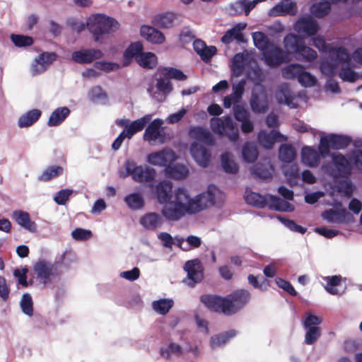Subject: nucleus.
I'll use <instances>...</instances> for the list:
<instances>
[{
    "mask_svg": "<svg viewBox=\"0 0 362 362\" xmlns=\"http://www.w3.org/2000/svg\"><path fill=\"white\" fill-rule=\"evenodd\" d=\"M103 56V54L99 49H81L72 53L71 59L77 64H86L102 58Z\"/></svg>",
    "mask_w": 362,
    "mask_h": 362,
    "instance_id": "nucleus-15",
    "label": "nucleus"
},
{
    "mask_svg": "<svg viewBox=\"0 0 362 362\" xmlns=\"http://www.w3.org/2000/svg\"><path fill=\"white\" fill-rule=\"evenodd\" d=\"M296 153L294 148L290 144L281 145L279 150V158L284 162L290 163L296 158Z\"/></svg>",
    "mask_w": 362,
    "mask_h": 362,
    "instance_id": "nucleus-50",
    "label": "nucleus"
},
{
    "mask_svg": "<svg viewBox=\"0 0 362 362\" xmlns=\"http://www.w3.org/2000/svg\"><path fill=\"white\" fill-rule=\"evenodd\" d=\"M126 173L121 175V177H125L128 175L137 182H148L154 180L156 176V170L153 168L137 165L136 163L132 160H126L124 163Z\"/></svg>",
    "mask_w": 362,
    "mask_h": 362,
    "instance_id": "nucleus-4",
    "label": "nucleus"
},
{
    "mask_svg": "<svg viewBox=\"0 0 362 362\" xmlns=\"http://www.w3.org/2000/svg\"><path fill=\"white\" fill-rule=\"evenodd\" d=\"M165 173L168 177L175 180H181L187 176L189 170L183 164H169V165L166 166L165 168Z\"/></svg>",
    "mask_w": 362,
    "mask_h": 362,
    "instance_id": "nucleus-30",
    "label": "nucleus"
},
{
    "mask_svg": "<svg viewBox=\"0 0 362 362\" xmlns=\"http://www.w3.org/2000/svg\"><path fill=\"white\" fill-rule=\"evenodd\" d=\"M173 185L170 182L161 181L156 186L157 199L160 204L171 201Z\"/></svg>",
    "mask_w": 362,
    "mask_h": 362,
    "instance_id": "nucleus-28",
    "label": "nucleus"
},
{
    "mask_svg": "<svg viewBox=\"0 0 362 362\" xmlns=\"http://www.w3.org/2000/svg\"><path fill=\"white\" fill-rule=\"evenodd\" d=\"M283 170L287 182L290 186L293 187L298 184L300 180V173L296 165H291L287 167L285 166Z\"/></svg>",
    "mask_w": 362,
    "mask_h": 362,
    "instance_id": "nucleus-47",
    "label": "nucleus"
},
{
    "mask_svg": "<svg viewBox=\"0 0 362 362\" xmlns=\"http://www.w3.org/2000/svg\"><path fill=\"white\" fill-rule=\"evenodd\" d=\"M162 74L167 78H173L177 81H185L187 76L180 69L173 67H164L161 71Z\"/></svg>",
    "mask_w": 362,
    "mask_h": 362,
    "instance_id": "nucleus-57",
    "label": "nucleus"
},
{
    "mask_svg": "<svg viewBox=\"0 0 362 362\" xmlns=\"http://www.w3.org/2000/svg\"><path fill=\"white\" fill-rule=\"evenodd\" d=\"M224 134L230 141L235 142L239 139V129L231 117H225Z\"/></svg>",
    "mask_w": 362,
    "mask_h": 362,
    "instance_id": "nucleus-38",
    "label": "nucleus"
},
{
    "mask_svg": "<svg viewBox=\"0 0 362 362\" xmlns=\"http://www.w3.org/2000/svg\"><path fill=\"white\" fill-rule=\"evenodd\" d=\"M190 153L199 165L203 168L208 166L211 153L204 145L198 142H193L190 146Z\"/></svg>",
    "mask_w": 362,
    "mask_h": 362,
    "instance_id": "nucleus-17",
    "label": "nucleus"
},
{
    "mask_svg": "<svg viewBox=\"0 0 362 362\" xmlns=\"http://www.w3.org/2000/svg\"><path fill=\"white\" fill-rule=\"evenodd\" d=\"M242 156L245 161L247 163L255 162L258 156L256 146L251 142H246L242 148Z\"/></svg>",
    "mask_w": 362,
    "mask_h": 362,
    "instance_id": "nucleus-49",
    "label": "nucleus"
},
{
    "mask_svg": "<svg viewBox=\"0 0 362 362\" xmlns=\"http://www.w3.org/2000/svg\"><path fill=\"white\" fill-rule=\"evenodd\" d=\"M319 24L317 21L310 16H302L298 19L294 25V30L305 37L315 35L319 30Z\"/></svg>",
    "mask_w": 362,
    "mask_h": 362,
    "instance_id": "nucleus-14",
    "label": "nucleus"
},
{
    "mask_svg": "<svg viewBox=\"0 0 362 362\" xmlns=\"http://www.w3.org/2000/svg\"><path fill=\"white\" fill-rule=\"evenodd\" d=\"M19 305L24 315L28 317L33 315V300L30 293H25L22 295Z\"/></svg>",
    "mask_w": 362,
    "mask_h": 362,
    "instance_id": "nucleus-53",
    "label": "nucleus"
},
{
    "mask_svg": "<svg viewBox=\"0 0 362 362\" xmlns=\"http://www.w3.org/2000/svg\"><path fill=\"white\" fill-rule=\"evenodd\" d=\"M303 43L302 39L292 33L286 35L284 38V45L285 49L294 54L298 51Z\"/></svg>",
    "mask_w": 362,
    "mask_h": 362,
    "instance_id": "nucleus-42",
    "label": "nucleus"
},
{
    "mask_svg": "<svg viewBox=\"0 0 362 362\" xmlns=\"http://www.w3.org/2000/svg\"><path fill=\"white\" fill-rule=\"evenodd\" d=\"M325 137L326 138V140H327L328 143H329L330 148L333 149L345 148L351 142V139L349 136L340 134H329L325 136Z\"/></svg>",
    "mask_w": 362,
    "mask_h": 362,
    "instance_id": "nucleus-35",
    "label": "nucleus"
},
{
    "mask_svg": "<svg viewBox=\"0 0 362 362\" xmlns=\"http://www.w3.org/2000/svg\"><path fill=\"white\" fill-rule=\"evenodd\" d=\"M321 317L312 313H307L302 320L303 328L305 329V343L308 345L313 344L321 336V329L319 325L322 323Z\"/></svg>",
    "mask_w": 362,
    "mask_h": 362,
    "instance_id": "nucleus-6",
    "label": "nucleus"
},
{
    "mask_svg": "<svg viewBox=\"0 0 362 362\" xmlns=\"http://www.w3.org/2000/svg\"><path fill=\"white\" fill-rule=\"evenodd\" d=\"M163 121L161 119H155L145 129L144 134V140L151 142L163 144L165 139L164 128L162 127Z\"/></svg>",
    "mask_w": 362,
    "mask_h": 362,
    "instance_id": "nucleus-12",
    "label": "nucleus"
},
{
    "mask_svg": "<svg viewBox=\"0 0 362 362\" xmlns=\"http://www.w3.org/2000/svg\"><path fill=\"white\" fill-rule=\"evenodd\" d=\"M348 0H322L315 3L310 6L311 13L317 18H322L327 16L331 11V3L339 1L346 2Z\"/></svg>",
    "mask_w": 362,
    "mask_h": 362,
    "instance_id": "nucleus-24",
    "label": "nucleus"
},
{
    "mask_svg": "<svg viewBox=\"0 0 362 362\" xmlns=\"http://www.w3.org/2000/svg\"><path fill=\"white\" fill-rule=\"evenodd\" d=\"M201 300L209 309L226 315V310L228 308L226 297L205 295L201 297Z\"/></svg>",
    "mask_w": 362,
    "mask_h": 362,
    "instance_id": "nucleus-18",
    "label": "nucleus"
},
{
    "mask_svg": "<svg viewBox=\"0 0 362 362\" xmlns=\"http://www.w3.org/2000/svg\"><path fill=\"white\" fill-rule=\"evenodd\" d=\"M237 332L234 329L212 336L210 339V346L212 349H216L224 346L230 339L235 337Z\"/></svg>",
    "mask_w": 362,
    "mask_h": 362,
    "instance_id": "nucleus-36",
    "label": "nucleus"
},
{
    "mask_svg": "<svg viewBox=\"0 0 362 362\" xmlns=\"http://www.w3.org/2000/svg\"><path fill=\"white\" fill-rule=\"evenodd\" d=\"M350 56L346 49L342 47L332 49L329 52L327 62L320 64V70L323 74L332 75L335 67L343 64L339 76L344 81L354 82L356 79V73L350 68Z\"/></svg>",
    "mask_w": 362,
    "mask_h": 362,
    "instance_id": "nucleus-2",
    "label": "nucleus"
},
{
    "mask_svg": "<svg viewBox=\"0 0 362 362\" xmlns=\"http://www.w3.org/2000/svg\"><path fill=\"white\" fill-rule=\"evenodd\" d=\"M245 200L247 204L260 209L264 208L267 205V197L251 192L248 189L245 191Z\"/></svg>",
    "mask_w": 362,
    "mask_h": 362,
    "instance_id": "nucleus-37",
    "label": "nucleus"
},
{
    "mask_svg": "<svg viewBox=\"0 0 362 362\" xmlns=\"http://www.w3.org/2000/svg\"><path fill=\"white\" fill-rule=\"evenodd\" d=\"M299 83L303 87H312L314 86L317 83L316 78L303 69L299 78L298 80Z\"/></svg>",
    "mask_w": 362,
    "mask_h": 362,
    "instance_id": "nucleus-60",
    "label": "nucleus"
},
{
    "mask_svg": "<svg viewBox=\"0 0 362 362\" xmlns=\"http://www.w3.org/2000/svg\"><path fill=\"white\" fill-rule=\"evenodd\" d=\"M86 26L93 34L95 41L98 42L101 35L116 31L119 28V23L111 17L96 13L87 19Z\"/></svg>",
    "mask_w": 362,
    "mask_h": 362,
    "instance_id": "nucleus-3",
    "label": "nucleus"
},
{
    "mask_svg": "<svg viewBox=\"0 0 362 362\" xmlns=\"http://www.w3.org/2000/svg\"><path fill=\"white\" fill-rule=\"evenodd\" d=\"M255 7V3L253 1L248 0H240L232 5V8L235 12H244L246 16L248 15Z\"/></svg>",
    "mask_w": 362,
    "mask_h": 362,
    "instance_id": "nucleus-56",
    "label": "nucleus"
},
{
    "mask_svg": "<svg viewBox=\"0 0 362 362\" xmlns=\"http://www.w3.org/2000/svg\"><path fill=\"white\" fill-rule=\"evenodd\" d=\"M276 98L279 104L286 105L290 108L297 107V104L293 102L295 96L287 84H281L278 87Z\"/></svg>",
    "mask_w": 362,
    "mask_h": 362,
    "instance_id": "nucleus-20",
    "label": "nucleus"
},
{
    "mask_svg": "<svg viewBox=\"0 0 362 362\" xmlns=\"http://www.w3.org/2000/svg\"><path fill=\"white\" fill-rule=\"evenodd\" d=\"M322 279L325 281L326 284L324 286L325 289L332 295H340L339 290L337 288L340 285L343 278L341 275H334L322 276Z\"/></svg>",
    "mask_w": 362,
    "mask_h": 362,
    "instance_id": "nucleus-40",
    "label": "nucleus"
},
{
    "mask_svg": "<svg viewBox=\"0 0 362 362\" xmlns=\"http://www.w3.org/2000/svg\"><path fill=\"white\" fill-rule=\"evenodd\" d=\"M189 134L192 137L207 144H212L214 142L211 132L201 127H192L189 129Z\"/></svg>",
    "mask_w": 362,
    "mask_h": 362,
    "instance_id": "nucleus-39",
    "label": "nucleus"
},
{
    "mask_svg": "<svg viewBox=\"0 0 362 362\" xmlns=\"http://www.w3.org/2000/svg\"><path fill=\"white\" fill-rule=\"evenodd\" d=\"M295 6L296 4L290 0H284L271 8L269 14L272 16L293 14Z\"/></svg>",
    "mask_w": 362,
    "mask_h": 362,
    "instance_id": "nucleus-32",
    "label": "nucleus"
},
{
    "mask_svg": "<svg viewBox=\"0 0 362 362\" xmlns=\"http://www.w3.org/2000/svg\"><path fill=\"white\" fill-rule=\"evenodd\" d=\"M221 164L223 170L227 173L235 174L238 171V165L229 152H225L221 155Z\"/></svg>",
    "mask_w": 362,
    "mask_h": 362,
    "instance_id": "nucleus-41",
    "label": "nucleus"
},
{
    "mask_svg": "<svg viewBox=\"0 0 362 362\" xmlns=\"http://www.w3.org/2000/svg\"><path fill=\"white\" fill-rule=\"evenodd\" d=\"M177 21V14L173 12H165L159 13L154 17L153 24L162 28H169L174 26Z\"/></svg>",
    "mask_w": 362,
    "mask_h": 362,
    "instance_id": "nucleus-26",
    "label": "nucleus"
},
{
    "mask_svg": "<svg viewBox=\"0 0 362 362\" xmlns=\"http://www.w3.org/2000/svg\"><path fill=\"white\" fill-rule=\"evenodd\" d=\"M64 169L61 166L51 165L47 168L38 177V180L42 182H47L62 175Z\"/></svg>",
    "mask_w": 362,
    "mask_h": 362,
    "instance_id": "nucleus-52",
    "label": "nucleus"
},
{
    "mask_svg": "<svg viewBox=\"0 0 362 362\" xmlns=\"http://www.w3.org/2000/svg\"><path fill=\"white\" fill-rule=\"evenodd\" d=\"M42 112L38 109H33L20 116L18 119V126L20 128H26L35 124L40 117Z\"/></svg>",
    "mask_w": 362,
    "mask_h": 362,
    "instance_id": "nucleus-31",
    "label": "nucleus"
},
{
    "mask_svg": "<svg viewBox=\"0 0 362 362\" xmlns=\"http://www.w3.org/2000/svg\"><path fill=\"white\" fill-rule=\"evenodd\" d=\"M140 32L141 36L151 43L161 44L165 40L164 35L153 27L142 25Z\"/></svg>",
    "mask_w": 362,
    "mask_h": 362,
    "instance_id": "nucleus-25",
    "label": "nucleus"
},
{
    "mask_svg": "<svg viewBox=\"0 0 362 362\" xmlns=\"http://www.w3.org/2000/svg\"><path fill=\"white\" fill-rule=\"evenodd\" d=\"M331 158L335 169L330 165L323 166V170L326 174L334 178L350 175L351 167L349 160L344 155L340 153H334L331 155Z\"/></svg>",
    "mask_w": 362,
    "mask_h": 362,
    "instance_id": "nucleus-5",
    "label": "nucleus"
},
{
    "mask_svg": "<svg viewBox=\"0 0 362 362\" xmlns=\"http://www.w3.org/2000/svg\"><path fill=\"white\" fill-rule=\"evenodd\" d=\"M295 55L297 60L308 62L314 61L317 57L316 51L305 46L304 43L302 44Z\"/></svg>",
    "mask_w": 362,
    "mask_h": 362,
    "instance_id": "nucleus-44",
    "label": "nucleus"
},
{
    "mask_svg": "<svg viewBox=\"0 0 362 362\" xmlns=\"http://www.w3.org/2000/svg\"><path fill=\"white\" fill-rule=\"evenodd\" d=\"M177 159L175 153L170 148H163L160 151L151 153L146 156V161L155 166L164 167L168 166Z\"/></svg>",
    "mask_w": 362,
    "mask_h": 362,
    "instance_id": "nucleus-10",
    "label": "nucleus"
},
{
    "mask_svg": "<svg viewBox=\"0 0 362 362\" xmlns=\"http://www.w3.org/2000/svg\"><path fill=\"white\" fill-rule=\"evenodd\" d=\"M33 269L40 281L45 285L51 280L52 278L59 275L57 270V266L45 259L38 260L33 266Z\"/></svg>",
    "mask_w": 362,
    "mask_h": 362,
    "instance_id": "nucleus-11",
    "label": "nucleus"
},
{
    "mask_svg": "<svg viewBox=\"0 0 362 362\" xmlns=\"http://www.w3.org/2000/svg\"><path fill=\"white\" fill-rule=\"evenodd\" d=\"M136 62L143 68L153 69L157 64V57L152 52H143L136 56Z\"/></svg>",
    "mask_w": 362,
    "mask_h": 362,
    "instance_id": "nucleus-46",
    "label": "nucleus"
},
{
    "mask_svg": "<svg viewBox=\"0 0 362 362\" xmlns=\"http://www.w3.org/2000/svg\"><path fill=\"white\" fill-rule=\"evenodd\" d=\"M303 69L304 67L299 64H291L282 69L281 74L286 79L297 78L298 80Z\"/></svg>",
    "mask_w": 362,
    "mask_h": 362,
    "instance_id": "nucleus-48",
    "label": "nucleus"
},
{
    "mask_svg": "<svg viewBox=\"0 0 362 362\" xmlns=\"http://www.w3.org/2000/svg\"><path fill=\"white\" fill-rule=\"evenodd\" d=\"M151 115H146L145 116L132 122L123 130L126 132L128 139H131L134 134L141 131L145 126L151 121Z\"/></svg>",
    "mask_w": 362,
    "mask_h": 362,
    "instance_id": "nucleus-29",
    "label": "nucleus"
},
{
    "mask_svg": "<svg viewBox=\"0 0 362 362\" xmlns=\"http://www.w3.org/2000/svg\"><path fill=\"white\" fill-rule=\"evenodd\" d=\"M233 112L235 119L238 122H243L251 118L250 112L243 105H234Z\"/></svg>",
    "mask_w": 362,
    "mask_h": 362,
    "instance_id": "nucleus-58",
    "label": "nucleus"
},
{
    "mask_svg": "<svg viewBox=\"0 0 362 362\" xmlns=\"http://www.w3.org/2000/svg\"><path fill=\"white\" fill-rule=\"evenodd\" d=\"M124 200L128 207L132 210H139L141 209L144 204L142 195L140 193L136 192L127 195Z\"/></svg>",
    "mask_w": 362,
    "mask_h": 362,
    "instance_id": "nucleus-51",
    "label": "nucleus"
},
{
    "mask_svg": "<svg viewBox=\"0 0 362 362\" xmlns=\"http://www.w3.org/2000/svg\"><path fill=\"white\" fill-rule=\"evenodd\" d=\"M140 223L146 230H156L162 226L163 219L158 214L148 213L141 218Z\"/></svg>",
    "mask_w": 362,
    "mask_h": 362,
    "instance_id": "nucleus-27",
    "label": "nucleus"
},
{
    "mask_svg": "<svg viewBox=\"0 0 362 362\" xmlns=\"http://www.w3.org/2000/svg\"><path fill=\"white\" fill-rule=\"evenodd\" d=\"M322 217L330 223L341 224L351 222L353 220V216L344 208L326 210L322 214Z\"/></svg>",
    "mask_w": 362,
    "mask_h": 362,
    "instance_id": "nucleus-16",
    "label": "nucleus"
},
{
    "mask_svg": "<svg viewBox=\"0 0 362 362\" xmlns=\"http://www.w3.org/2000/svg\"><path fill=\"white\" fill-rule=\"evenodd\" d=\"M216 192V186L209 185L206 192L192 198L187 189L179 187L173 199L164 204L162 215L169 221H177L186 214H197L214 204Z\"/></svg>",
    "mask_w": 362,
    "mask_h": 362,
    "instance_id": "nucleus-1",
    "label": "nucleus"
},
{
    "mask_svg": "<svg viewBox=\"0 0 362 362\" xmlns=\"http://www.w3.org/2000/svg\"><path fill=\"white\" fill-rule=\"evenodd\" d=\"M12 218L19 226L29 232L36 231V224L30 220V214L28 212L21 210L15 211L13 212Z\"/></svg>",
    "mask_w": 362,
    "mask_h": 362,
    "instance_id": "nucleus-22",
    "label": "nucleus"
},
{
    "mask_svg": "<svg viewBox=\"0 0 362 362\" xmlns=\"http://www.w3.org/2000/svg\"><path fill=\"white\" fill-rule=\"evenodd\" d=\"M285 139L284 136L276 130H271L269 132L261 130L257 135L259 144L266 149L272 148L276 141H281Z\"/></svg>",
    "mask_w": 362,
    "mask_h": 362,
    "instance_id": "nucleus-19",
    "label": "nucleus"
},
{
    "mask_svg": "<svg viewBox=\"0 0 362 362\" xmlns=\"http://www.w3.org/2000/svg\"><path fill=\"white\" fill-rule=\"evenodd\" d=\"M184 270L187 272V277L183 282L189 287H194L203 279V266L198 259L187 261L184 265Z\"/></svg>",
    "mask_w": 362,
    "mask_h": 362,
    "instance_id": "nucleus-9",
    "label": "nucleus"
},
{
    "mask_svg": "<svg viewBox=\"0 0 362 362\" xmlns=\"http://www.w3.org/2000/svg\"><path fill=\"white\" fill-rule=\"evenodd\" d=\"M301 160L305 165L314 168L318 165L320 156L315 148L310 146H304L301 150Z\"/></svg>",
    "mask_w": 362,
    "mask_h": 362,
    "instance_id": "nucleus-23",
    "label": "nucleus"
},
{
    "mask_svg": "<svg viewBox=\"0 0 362 362\" xmlns=\"http://www.w3.org/2000/svg\"><path fill=\"white\" fill-rule=\"evenodd\" d=\"M246 23H239L236 24L232 28L228 30L221 37V42L224 44H230L234 40L238 42H243L244 37L242 34V31L245 28Z\"/></svg>",
    "mask_w": 362,
    "mask_h": 362,
    "instance_id": "nucleus-21",
    "label": "nucleus"
},
{
    "mask_svg": "<svg viewBox=\"0 0 362 362\" xmlns=\"http://www.w3.org/2000/svg\"><path fill=\"white\" fill-rule=\"evenodd\" d=\"M250 105L255 113L264 114L269 110L268 95L263 85H255L252 90Z\"/></svg>",
    "mask_w": 362,
    "mask_h": 362,
    "instance_id": "nucleus-7",
    "label": "nucleus"
},
{
    "mask_svg": "<svg viewBox=\"0 0 362 362\" xmlns=\"http://www.w3.org/2000/svg\"><path fill=\"white\" fill-rule=\"evenodd\" d=\"M94 67L97 69L109 73L113 71L118 70L120 68V66L117 63L100 61L96 62L94 64Z\"/></svg>",
    "mask_w": 362,
    "mask_h": 362,
    "instance_id": "nucleus-63",
    "label": "nucleus"
},
{
    "mask_svg": "<svg viewBox=\"0 0 362 362\" xmlns=\"http://www.w3.org/2000/svg\"><path fill=\"white\" fill-rule=\"evenodd\" d=\"M182 354V348L176 343H170L166 347L160 349V354L166 359H170L173 355L180 356Z\"/></svg>",
    "mask_w": 362,
    "mask_h": 362,
    "instance_id": "nucleus-55",
    "label": "nucleus"
},
{
    "mask_svg": "<svg viewBox=\"0 0 362 362\" xmlns=\"http://www.w3.org/2000/svg\"><path fill=\"white\" fill-rule=\"evenodd\" d=\"M173 305L174 301L171 298H161L152 303L153 310L162 315H166Z\"/></svg>",
    "mask_w": 362,
    "mask_h": 362,
    "instance_id": "nucleus-43",
    "label": "nucleus"
},
{
    "mask_svg": "<svg viewBox=\"0 0 362 362\" xmlns=\"http://www.w3.org/2000/svg\"><path fill=\"white\" fill-rule=\"evenodd\" d=\"M252 36L255 46L263 52L272 45L267 36L262 32H255Z\"/></svg>",
    "mask_w": 362,
    "mask_h": 362,
    "instance_id": "nucleus-54",
    "label": "nucleus"
},
{
    "mask_svg": "<svg viewBox=\"0 0 362 362\" xmlns=\"http://www.w3.org/2000/svg\"><path fill=\"white\" fill-rule=\"evenodd\" d=\"M142 49L143 46L141 43L139 42L132 43L124 52V66H127L132 58L135 57L136 59V56L143 53Z\"/></svg>",
    "mask_w": 362,
    "mask_h": 362,
    "instance_id": "nucleus-45",
    "label": "nucleus"
},
{
    "mask_svg": "<svg viewBox=\"0 0 362 362\" xmlns=\"http://www.w3.org/2000/svg\"><path fill=\"white\" fill-rule=\"evenodd\" d=\"M263 59L269 66H279L286 62L288 56L282 49L272 44L264 52Z\"/></svg>",
    "mask_w": 362,
    "mask_h": 362,
    "instance_id": "nucleus-13",
    "label": "nucleus"
},
{
    "mask_svg": "<svg viewBox=\"0 0 362 362\" xmlns=\"http://www.w3.org/2000/svg\"><path fill=\"white\" fill-rule=\"evenodd\" d=\"M11 38L13 44L19 47L30 46L33 43V38L29 36L12 34Z\"/></svg>",
    "mask_w": 362,
    "mask_h": 362,
    "instance_id": "nucleus-62",
    "label": "nucleus"
},
{
    "mask_svg": "<svg viewBox=\"0 0 362 362\" xmlns=\"http://www.w3.org/2000/svg\"><path fill=\"white\" fill-rule=\"evenodd\" d=\"M89 97L95 103L102 104L107 100V95L100 86L93 87L90 91Z\"/></svg>",
    "mask_w": 362,
    "mask_h": 362,
    "instance_id": "nucleus-59",
    "label": "nucleus"
},
{
    "mask_svg": "<svg viewBox=\"0 0 362 362\" xmlns=\"http://www.w3.org/2000/svg\"><path fill=\"white\" fill-rule=\"evenodd\" d=\"M183 242V240H180L179 245L184 251H188L191 248H197L202 244L201 238L195 235H188L186 238V242L187 243L186 247L182 246Z\"/></svg>",
    "mask_w": 362,
    "mask_h": 362,
    "instance_id": "nucleus-61",
    "label": "nucleus"
},
{
    "mask_svg": "<svg viewBox=\"0 0 362 362\" xmlns=\"http://www.w3.org/2000/svg\"><path fill=\"white\" fill-rule=\"evenodd\" d=\"M250 293L247 290H237L226 296L228 308L226 315H231L243 308L250 299Z\"/></svg>",
    "mask_w": 362,
    "mask_h": 362,
    "instance_id": "nucleus-8",
    "label": "nucleus"
},
{
    "mask_svg": "<svg viewBox=\"0 0 362 362\" xmlns=\"http://www.w3.org/2000/svg\"><path fill=\"white\" fill-rule=\"evenodd\" d=\"M70 110L66 107H61L55 109L49 116L47 122L49 127H57L62 124L69 115Z\"/></svg>",
    "mask_w": 362,
    "mask_h": 362,
    "instance_id": "nucleus-34",
    "label": "nucleus"
},
{
    "mask_svg": "<svg viewBox=\"0 0 362 362\" xmlns=\"http://www.w3.org/2000/svg\"><path fill=\"white\" fill-rule=\"evenodd\" d=\"M273 170L272 165L269 161L266 163H258L252 168V173L263 180L271 179Z\"/></svg>",
    "mask_w": 362,
    "mask_h": 362,
    "instance_id": "nucleus-33",
    "label": "nucleus"
},
{
    "mask_svg": "<svg viewBox=\"0 0 362 362\" xmlns=\"http://www.w3.org/2000/svg\"><path fill=\"white\" fill-rule=\"evenodd\" d=\"M71 236L77 241H85L90 238L92 232L90 230L77 228L71 232Z\"/></svg>",
    "mask_w": 362,
    "mask_h": 362,
    "instance_id": "nucleus-64",
    "label": "nucleus"
}]
</instances>
